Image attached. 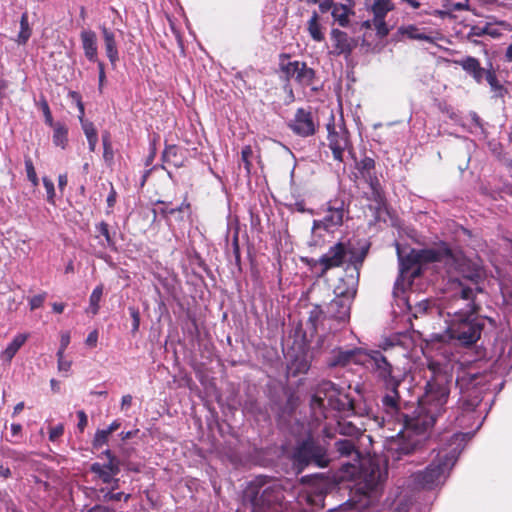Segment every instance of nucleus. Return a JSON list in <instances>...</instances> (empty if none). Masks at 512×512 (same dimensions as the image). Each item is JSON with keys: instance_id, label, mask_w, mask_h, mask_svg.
<instances>
[{"instance_id": "nucleus-3", "label": "nucleus", "mask_w": 512, "mask_h": 512, "mask_svg": "<svg viewBox=\"0 0 512 512\" xmlns=\"http://www.w3.org/2000/svg\"><path fill=\"white\" fill-rule=\"evenodd\" d=\"M283 498L280 484L266 476L251 481L244 493V499L250 504V512H279Z\"/></svg>"}, {"instance_id": "nucleus-64", "label": "nucleus", "mask_w": 512, "mask_h": 512, "mask_svg": "<svg viewBox=\"0 0 512 512\" xmlns=\"http://www.w3.org/2000/svg\"><path fill=\"white\" fill-rule=\"evenodd\" d=\"M122 466H124L127 470L133 471V472H139L140 466L138 464H135L129 460L122 459Z\"/></svg>"}, {"instance_id": "nucleus-40", "label": "nucleus", "mask_w": 512, "mask_h": 512, "mask_svg": "<svg viewBox=\"0 0 512 512\" xmlns=\"http://www.w3.org/2000/svg\"><path fill=\"white\" fill-rule=\"evenodd\" d=\"M289 58H290L289 54H281L280 55V60H281L280 61V69L285 74L287 80H290V79L295 80L296 61L284 63V60L289 59Z\"/></svg>"}, {"instance_id": "nucleus-56", "label": "nucleus", "mask_w": 512, "mask_h": 512, "mask_svg": "<svg viewBox=\"0 0 512 512\" xmlns=\"http://www.w3.org/2000/svg\"><path fill=\"white\" fill-rule=\"evenodd\" d=\"M45 298H46V293H43V294H38V295H35L33 296L30 301H29V304H30V309L31 310H35L39 307L42 306V304L44 303L45 301Z\"/></svg>"}, {"instance_id": "nucleus-53", "label": "nucleus", "mask_w": 512, "mask_h": 512, "mask_svg": "<svg viewBox=\"0 0 512 512\" xmlns=\"http://www.w3.org/2000/svg\"><path fill=\"white\" fill-rule=\"evenodd\" d=\"M103 498L104 501H120L124 498V501L127 502L130 498V494H124L123 492L113 493L111 490L105 493Z\"/></svg>"}, {"instance_id": "nucleus-58", "label": "nucleus", "mask_w": 512, "mask_h": 512, "mask_svg": "<svg viewBox=\"0 0 512 512\" xmlns=\"http://www.w3.org/2000/svg\"><path fill=\"white\" fill-rule=\"evenodd\" d=\"M332 338H334V335L332 334H327L320 337L317 341V347L319 349H329L332 346V344L330 343V340Z\"/></svg>"}, {"instance_id": "nucleus-34", "label": "nucleus", "mask_w": 512, "mask_h": 512, "mask_svg": "<svg viewBox=\"0 0 512 512\" xmlns=\"http://www.w3.org/2000/svg\"><path fill=\"white\" fill-rule=\"evenodd\" d=\"M394 8L390 0H375L372 5L373 19H385L389 11Z\"/></svg>"}, {"instance_id": "nucleus-19", "label": "nucleus", "mask_w": 512, "mask_h": 512, "mask_svg": "<svg viewBox=\"0 0 512 512\" xmlns=\"http://www.w3.org/2000/svg\"><path fill=\"white\" fill-rule=\"evenodd\" d=\"M99 29L102 34L106 55L111 65L115 66L117 61L119 60V52L115 32L107 28L105 25H101Z\"/></svg>"}, {"instance_id": "nucleus-60", "label": "nucleus", "mask_w": 512, "mask_h": 512, "mask_svg": "<svg viewBox=\"0 0 512 512\" xmlns=\"http://www.w3.org/2000/svg\"><path fill=\"white\" fill-rule=\"evenodd\" d=\"M336 5L337 3L333 0H323L319 3V10L321 13L332 12Z\"/></svg>"}, {"instance_id": "nucleus-57", "label": "nucleus", "mask_w": 512, "mask_h": 512, "mask_svg": "<svg viewBox=\"0 0 512 512\" xmlns=\"http://www.w3.org/2000/svg\"><path fill=\"white\" fill-rule=\"evenodd\" d=\"M64 433V426L62 424H58L55 427H52L49 431V440L54 442L59 437H61Z\"/></svg>"}, {"instance_id": "nucleus-59", "label": "nucleus", "mask_w": 512, "mask_h": 512, "mask_svg": "<svg viewBox=\"0 0 512 512\" xmlns=\"http://www.w3.org/2000/svg\"><path fill=\"white\" fill-rule=\"evenodd\" d=\"M77 417H78L77 427H78L80 432H83L85 427L88 424L87 415H86V413L83 410H80V411L77 412Z\"/></svg>"}, {"instance_id": "nucleus-37", "label": "nucleus", "mask_w": 512, "mask_h": 512, "mask_svg": "<svg viewBox=\"0 0 512 512\" xmlns=\"http://www.w3.org/2000/svg\"><path fill=\"white\" fill-rule=\"evenodd\" d=\"M31 28L28 21V13L24 12L20 19V32L18 34L17 42L19 44H26L31 36Z\"/></svg>"}, {"instance_id": "nucleus-15", "label": "nucleus", "mask_w": 512, "mask_h": 512, "mask_svg": "<svg viewBox=\"0 0 512 512\" xmlns=\"http://www.w3.org/2000/svg\"><path fill=\"white\" fill-rule=\"evenodd\" d=\"M339 391L340 389L332 381H321L318 384L316 391L311 398V408L315 412L317 409H319L323 416L327 418V415L324 412V410L326 409V402L330 398L334 397Z\"/></svg>"}, {"instance_id": "nucleus-63", "label": "nucleus", "mask_w": 512, "mask_h": 512, "mask_svg": "<svg viewBox=\"0 0 512 512\" xmlns=\"http://www.w3.org/2000/svg\"><path fill=\"white\" fill-rule=\"evenodd\" d=\"M110 187V193L106 199V202L109 208H113L116 203L117 193L112 184H110Z\"/></svg>"}, {"instance_id": "nucleus-41", "label": "nucleus", "mask_w": 512, "mask_h": 512, "mask_svg": "<svg viewBox=\"0 0 512 512\" xmlns=\"http://www.w3.org/2000/svg\"><path fill=\"white\" fill-rule=\"evenodd\" d=\"M339 433L344 436L359 437L362 432L351 422H339L338 423Z\"/></svg>"}, {"instance_id": "nucleus-54", "label": "nucleus", "mask_w": 512, "mask_h": 512, "mask_svg": "<svg viewBox=\"0 0 512 512\" xmlns=\"http://www.w3.org/2000/svg\"><path fill=\"white\" fill-rule=\"evenodd\" d=\"M6 457L16 462H24L28 458L26 453L16 450H8L6 453Z\"/></svg>"}, {"instance_id": "nucleus-21", "label": "nucleus", "mask_w": 512, "mask_h": 512, "mask_svg": "<svg viewBox=\"0 0 512 512\" xmlns=\"http://www.w3.org/2000/svg\"><path fill=\"white\" fill-rule=\"evenodd\" d=\"M457 63L462 67V69L468 73L472 78L478 83L481 84L488 70L481 67L480 62L477 58L472 56H467Z\"/></svg>"}, {"instance_id": "nucleus-36", "label": "nucleus", "mask_w": 512, "mask_h": 512, "mask_svg": "<svg viewBox=\"0 0 512 512\" xmlns=\"http://www.w3.org/2000/svg\"><path fill=\"white\" fill-rule=\"evenodd\" d=\"M54 132H53V142L56 146H60L62 148L65 147L67 143V134L68 130L65 127V125L61 123H56L53 126Z\"/></svg>"}, {"instance_id": "nucleus-26", "label": "nucleus", "mask_w": 512, "mask_h": 512, "mask_svg": "<svg viewBox=\"0 0 512 512\" xmlns=\"http://www.w3.org/2000/svg\"><path fill=\"white\" fill-rule=\"evenodd\" d=\"M334 447L341 457H354L359 458V452L356 449L355 443L352 439H338L334 443Z\"/></svg>"}, {"instance_id": "nucleus-1", "label": "nucleus", "mask_w": 512, "mask_h": 512, "mask_svg": "<svg viewBox=\"0 0 512 512\" xmlns=\"http://www.w3.org/2000/svg\"><path fill=\"white\" fill-rule=\"evenodd\" d=\"M380 349L365 350L362 365L367 367L384 389L381 396V416L378 424L395 435H386V460L399 461L424 447L437 418L445 411L457 370L455 386L459 389V406L473 411L491 389L492 372H480L474 366L462 368L451 359L431 360L428 370L431 376L425 385V393L416 407L402 400L399 387L403 377L397 374V362L406 356L405 348L393 339H385Z\"/></svg>"}, {"instance_id": "nucleus-47", "label": "nucleus", "mask_w": 512, "mask_h": 512, "mask_svg": "<svg viewBox=\"0 0 512 512\" xmlns=\"http://www.w3.org/2000/svg\"><path fill=\"white\" fill-rule=\"evenodd\" d=\"M252 155H253V151H252L251 146H245L241 151V160L244 163L245 169L248 174L251 171L252 164L250 162V158L252 157Z\"/></svg>"}, {"instance_id": "nucleus-12", "label": "nucleus", "mask_w": 512, "mask_h": 512, "mask_svg": "<svg viewBox=\"0 0 512 512\" xmlns=\"http://www.w3.org/2000/svg\"><path fill=\"white\" fill-rule=\"evenodd\" d=\"M288 127L298 136L309 137L316 133L318 124L310 110L298 108Z\"/></svg>"}, {"instance_id": "nucleus-46", "label": "nucleus", "mask_w": 512, "mask_h": 512, "mask_svg": "<svg viewBox=\"0 0 512 512\" xmlns=\"http://www.w3.org/2000/svg\"><path fill=\"white\" fill-rule=\"evenodd\" d=\"M373 26L380 38H384L389 34V28L384 19H373Z\"/></svg>"}, {"instance_id": "nucleus-44", "label": "nucleus", "mask_w": 512, "mask_h": 512, "mask_svg": "<svg viewBox=\"0 0 512 512\" xmlns=\"http://www.w3.org/2000/svg\"><path fill=\"white\" fill-rule=\"evenodd\" d=\"M25 170H26L27 178L29 179V181L34 186H37L39 183V179L37 177L33 162L31 160V158H29V157L25 158Z\"/></svg>"}, {"instance_id": "nucleus-10", "label": "nucleus", "mask_w": 512, "mask_h": 512, "mask_svg": "<svg viewBox=\"0 0 512 512\" xmlns=\"http://www.w3.org/2000/svg\"><path fill=\"white\" fill-rule=\"evenodd\" d=\"M345 215V203L342 199L330 200L327 203L325 216L322 220H314L312 230L323 229L333 232L342 225Z\"/></svg>"}, {"instance_id": "nucleus-6", "label": "nucleus", "mask_w": 512, "mask_h": 512, "mask_svg": "<svg viewBox=\"0 0 512 512\" xmlns=\"http://www.w3.org/2000/svg\"><path fill=\"white\" fill-rule=\"evenodd\" d=\"M292 459L295 467L300 472L308 466L328 467L331 461L327 445L310 436L297 443Z\"/></svg>"}, {"instance_id": "nucleus-29", "label": "nucleus", "mask_w": 512, "mask_h": 512, "mask_svg": "<svg viewBox=\"0 0 512 512\" xmlns=\"http://www.w3.org/2000/svg\"><path fill=\"white\" fill-rule=\"evenodd\" d=\"M369 182H366L370 189H371V195L369 197L370 200H372L375 205L376 209H380L381 206L384 204V196L382 193L381 185L377 177H370Z\"/></svg>"}, {"instance_id": "nucleus-55", "label": "nucleus", "mask_w": 512, "mask_h": 512, "mask_svg": "<svg viewBox=\"0 0 512 512\" xmlns=\"http://www.w3.org/2000/svg\"><path fill=\"white\" fill-rule=\"evenodd\" d=\"M41 109L45 117V123L49 126H53L55 123L53 121V117L46 100L41 101Z\"/></svg>"}, {"instance_id": "nucleus-23", "label": "nucleus", "mask_w": 512, "mask_h": 512, "mask_svg": "<svg viewBox=\"0 0 512 512\" xmlns=\"http://www.w3.org/2000/svg\"><path fill=\"white\" fill-rule=\"evenodd\" d=\"M326 316V312H324L320 306H314L309 312V317L306 322V332L310 331V335L313 336V334L318 331L319 326L323 325Z\"/></svg>"}, {"instance_id": "nucleus-7", "label": "nucleus", "mask_w": 512, "mask_h": 512, "mask_svg": "<svg viewBox=\"0 0 512 512\" xmlns=\"http://www.w3.org/2000/svg\"><path fill=\"white\" fill-rule=\"evenodd\" d=\"M477 293L471 286H466L463 281L457 280L445 304L447 314L454 316V320L477 316L479 309V306L475 303Z\"/></svg>"}, {"instance_id": "nucleus-28", "label": "nucleus", "mask_w": 512, "mask_h": 512, "mask_svg": "<svg viewBox=\"0 0 512 512\" xmlns=\"http://www.w3.org/2000/svg\"><path fill=\"white\" fill-rule=\"evenodd\" d=\"M28 338L27 334H18L13 340L9 343L6 349L2 352L1 357L4 361L10 362L18 350L22 347V345L26 342Z\"/></svg>"}, {"instance_id": "nucleus-31", "label": "nucleus", "mask_w": 512, "mask_h": 512, "mask_svg": "<svg viewBox=\"0 0 512 512\" xmlns=\"http://www.w3.org/2000/svg\"><path fill=\"white\" fill-rule=\"evenodd\" d=\"M490 85L491 91L497 98H503L507 94V89L498 81L494 70L489 69L484 77Z\"/></svg>"}, {"instance_id": "nucleus-22", "label": "nucleus", "mask_w": 512, "mask_h": 512, "mask_svg": "<svg viewBox=\"0 0 512 512\" xmlns=\"http://www.w3.org/2000/svg\"><path fill=\"white\" fill-rule=\"evenodd\" d=\"M316 77L315 71L305 62L296 61L295 81L302 87L311 86Z\"/></svg>"}, {"instance_id": "nucleus-17", "label": "nucleus", "mask_w": 512, "mask_h": 512, "mask_svg": "<svg viewBox=\"0 0 512 512\" xmlns=\"http://www.w3.org/2000/svg\"><path fill=\"white\" fill-rule=\"evenodd\" d=\"M330 36L333 42L331 53L336 56L344 55L348 57L358 44L355 38L350 37L346 32L339 29H332Z\"/></svg>"}, {"instance_id": "nucleus-13", "label": "nucleus", "mask_w": 512, "mask_h": 512, "mask_svg": "<svg viewBox=\"0 0 512 512\" xmlns=\"http://www.w3.org/2000/svg\"><path fill=\"white\" fill-rule=\"evenodd\" d=\"M387 473L373 460L361 464V478L367 492H374L385 481Z\"/></svg>"}, {"instance_id": "nucleus-5", "label": "nucleus", "mask_w": 512, "mask_h": 512, "mask_svg": "<svg viewBox=\"0 0 512 512\" xmlns=\"http://www.w3.org/2000/svg\"><path fill=\"white\" fill-rule=\"evenodd\" d=\"M460 452L459 444L449 452H439L425 470L414 474L415 484L423 489H433L443 484Z\"/></svg>"}, {"instance_id": "nucleus-9", "label": "nucleus", "mask_w": 512, "mask_h": 512, "mask_svg": "<svg viewBox=\"0 0 512 512\" xmlns=\"http://www.w3.org/2000/svg\"><path fill=\"white\" fill-rule=\"evenodd\" d=\"M484 325V318L478 315L453 320L450 327L451 338L457 340L460 345L471 346L480 339Z\"/></svg>"}, {"instance_id": "nucleus-38", "label": "nucleus", "mask_w": 512, "mask_h": 512, "mask_svg": "<svg viewBox=\"0 0 512 512\" xmlns=\"http://www.w3.org/2000/svg\"><path fill=\"white\" fill-rule=\"evenodd\" d=\"M96 231L105 239V243H102V246L110 249H115L116 243L112 235L110 234L109 225L106 222L102 221L99 224H97Z\"/></svg>"}, {"instance_id": "nucleus-35", "label": "nucleus", "mask_w": 512, "mask_h": 512, "mask_svg": "<svg viewBox=\"0 0 512 512\" xmlns=\"http://www.w3.org/2000/svg\"><path fill=\"white\" fill-rule=\"evenodd\" d=\"M308 32L313 40L321 42L324 40V35L321 31L319 24V16L316 11L312 13L310 20L308 21Z\"/></svg>"}, {"instance_id": "nucleus-24", "label": "nucleus", "mask_w": 512, "mask_h": 512, "mask_svg": "<svg viewBox=\"0 0 512 512\" xmlns=\"http://www.w3.org/2000/svg\"><path fill=\"white\" fill-rule=\"evenodd\" d=\"M288 372L292 376L304 374L310 369V361L304 354H297L291 359L288 366Z\"/></svg>"}, {"instance_id": "nucleus-18", "label": "nucleus", "mask_w": 512, "mask_h": 512, "mask_svg": "<svg viewBox=\"0 0 512 512\" xmlns=\"http://www.w3.org/2000/svg\"><path fill=\"white\" fill-rule=\"evenodd\" d=\"M351 303L352 301L349 298L335 296L327 305L326 314L329 318L344 322L350 317Z\"/></svg>"}, {"instance_id": "nucleus-48", "label": "nucleus", "mask_w": 512, "mask_h": 512, "mask_svg": "<svg viewBox=\"0 0 512 512\" xmlns=\"http://www.w3.org/2000/svg\"><path fill=\"white\" fill-rule=\"evenodd\" d=\"M43 185L47 193V201L51 204H54L55 188L53 181L47 177H43Z\"/></svg>"}, {"instance_id": "nucleus-50", "label": "nucleus", "mask_w": 512, "mask_h": 512, "mask_svg": "<svg viewBox=\"0 0 512 512\" xmlns=\"http://www.w3.org/2000/svg\"><path fill=\"white\" fill-rule=\"evenodd\" d=\"M130 316L132 318V330L131 332L135 334L139 330L140 326V313L139 310L135 307L128 308Z\"/></svg>"}, {"instance_id": "nucleus-43", "label": "nucleus", "mask_w": 512, "mask_h": 512, "mask_svg": "<svg viewBox=\"0 0 512 512\" xmlns=\"http://www.w3.org/2000/svg\"><path fill=\"white\" fill-rule=\"evenodd\" d=\"M102 142H103V158L106 162H112L114 158V152L112 148V144L110 141V136L108 133L104 134L102 136Z\"/></svg>"}, {"instance_id": "nucleus-16", "label": "nucleus", "mask_w": 512, "mask_h": 512, "mask_svg": "<svg viewBox=\"0 0 512 512\" xmlns=\"http://www.w3.org/2000/svg\"><path fill=\"white\" fill-rule=\"evenodd\" d=\"M360 270L361 269H352L349 270V272L345 271V276L339 278L338 283L334 287L336 297H345L349 298L350 301L353 300L357 292Z\"/></svg>"}, {"instance_id": "nucleus-25", "label": "nucleus", "mask_w": 512, "mask_h": 512, "mask_svg": "<svg viewBox=\"0 0 512 512\" xmlns=\"http://www.w3.org/2000/svg\"><path fill=\"white\" fill-rule=\"evenodd\" d=\"M329 407L339 412H346L353 409L352 400L340 391L326 402V408Z\"/></svg>"}, {"instance_id": "nucleus-45", "label": "nucleus", "mask_w": 512, "mask_h": 512, "mask_svg": "<svg viewBox=\"0 0 512 512\" xmlns=\"http://www.w3.org/2000/svg\"><path fill=\"white\" fill-rule=\"evenodd\" d=\"M109 436L110 434L107 432L106 429L97 430L92 443L93 447L100 448L103 445L107 444Z\"/></svg>"}, {"instance_id": "nucleus-39", "label": "nucleus", "mask_w": 512, "mask_h": 512, "mask_svg": "<svg viewBox=\"0 0 512 512\" xmlns=\"http://www.w3.org/2000/svg\"><path fill=\"white\" fill-rule=\"evenodd\" d=\"M90 470L92 473L97 475L99 479L102 480L103 483L109 484L113 480V475L111 472H109L105 466L102 464L95 462L91 465Z\"/></svg>"}, {"instance_id": "nucleus-42", "label": "nucleus", "mask_w": 512, "mask_h": 512, "mask_svg": "<svg viewBox=\"0 0 512 512\" xmlns=\"http://www.w3.org/2000/svg\"><path fill=\"white\" fill-rule=\"evenodd\" d=\"M178 147L176 145H167L162 153V160L166 163H172L174 166H180L176 160Z\"/></svg>"}, {"instance_id": "nucleus-32", "label": "nucleus", "mask_w": 512, "mask_h": 512, "mask_svg": "<svg viewBox=\"0 0 512 512\" xmlns=\"http://www.w3.org/2000/svg\"><path fill=\"white\" fill-rule=\"evenodd\" d=\"M104 287L102 284L96 286L92 291L89 298V306L86 309L87 313L92 314L93 316L97 315L100 309V301L103 296Z\"/></svg>"}, {"instance_id": "nucleus-20", "label": "nucleus", "mask_w": 512, "mask_h": 512, "mask_svg": "<svg viewBox=\"0 0 512 512\" xmlns=\"http://www.w3.org/2000/svg\"><path fill=\"white\" fill-rule=\"evenodd\" d=\"M80 39L82 42V48L85 57L90 62H96L98 60V46L96 33L89 29L83 30L80 33Z\"/></svg>"}, {"instance_id": "nucleus-11", "label": "nucleus", "mask_w": 512, "mask_h": 512, "mask_svg": "<svg viewBox=\"0 0 512 512\" xmlns=\"http://www.w3.org/2000/svg\"><path fill=\"white\" fill-rule=\"evenodd\" d=\"M327 130L328 146L332 151L333 158L339 162H343L344 152L351 147L349 132L343 127L336 130L333 122L327 124Z\"/></svg>"}, {"instance_id": "nucleus-51", "label": "nucleus", "mask_w": 512, "mask_h": 512, "mask_svg": "<svg viewBox=\"0 0 512 512\" xmlns=\"http://www.w3.org/2000/svg\"><path fill=\"white\" fill-rule=\"evenodd\" d=\"M105 468L112 473L113 476L117 475L120 472V466H122V459H112L109 460L106 464H102Z\"/></svg>"}, {"instance_id": "nucleus-14", "label": "nucleus", "mask_w": 512, "mask_h": 512, "mask_svg": "<svg viewBox=\"0 0 512 512\" xmlns=\"http://www.w3.org/2000/svg\"><path fill=\"white\" fill-rule=\"evenodd\" d=\"M365 350L362 348H353L343 350L342 348H334L332 355L327 361V365L333 367H345L350 363L362 365Z\"/></svg>"}, {"instance_id": "nucleus-8", "label": "nucleus", "mask_w": 512, "mask_h": 512, "mask_svg": "<svg viewBox=\"0 0 512 512\" xmlns=\"http://www.w3.org/2000/svg\"><path fill=\"white\" fill-rule=\"evenodd\" d=\"M443 249L447 250L448 254L442 257L441 263L447 266L448 271H458L464 280L470 282L468 286H471L474 291L482 292L480 283L485 277L482 266L478 262L467 259L461 253H454L445 243H443Z\"/></svg>"}, {"instance_id": "nucleus-30", "label": "nucleus", "mask_w": 512, "mask_h": 512, "mask_svg": "<svg viewBox=\"0 0 512 512\" xmlns=\"http://www.w3.org/2000/svg\"><path fill=\"white\" fill-rule=\"evenodd\" d=\"M353 14L351 8L344 4L337 3L332 11V17L341 27L349 25V15Z\"/></svg>"}, {"instance_id": "nucleus-2", "label": "nucleus", "mask_w": 512, "mask_h": 512, "mask_svg": "<svg viewBox=\"0 0 512 512\" xmlns=\"http://www.w3.org/2000/svg\"><path fill=\"white\" fill-rule=\"evenodd\" d=\"M370 244L362 243L356 247L351 241H339L330 246L328 251L315 261V266H320V276H324L327 271L333 268L341 267L346 264L345 271L352 269H361L364 260L369 252Z\"/></svg>"}, {"instance_id": "nucleus-61", "label": "nucleus", "mask_w": 512, "mask_h": 512, "mask_svg": "<svg viewBox=\"0 0 512 512\" xmlns=\"http://www.w3.org/2000/svg\"><path fill=\"white\" fill-rule=\"evenodd\" d=\"M97 342H98V331L93 330L88 334V336L85 340V343L87 346L95 347L97 345Z\"/></svg>"}, {"instance_id": "nucleus-4", "label": "nucleus", "mask_w": 512, "mask_h": 512, "mask_svg": "<svg viewBox=\"0 0 512 512\" xmlns=\"http://www.w3.org/2000/svg\"><path fill=\"white\" fill-rule=\"evenodd\" d=\"M397 255L399 260V278L395 283V289H398L400 281L405 278L415 279L421 275L422 265L442 262V257L447 255V250L443 249V243L435 248L411 249L407 255H403L400 246L397 244Z\"/></svg>"}, {"instance_id": "nucleus-33", "label": "nucleus", "mask_w": 512, "mask_h": 512, "mask_svg": "<svg viewBox=\"0 0 512 512\" xmlns=\"http://www.w3.org/2000/svg\"><path fill=\"white\" fill-rule=\"evenodd\" d=\"M357 168L362 176V178L365 180V182H369L370 177H377L374 173L375 169V161L374 159L370 157H364L358 164Z\"/></svg>"}, {"instance_id": "nucleus-27", "label": "nucleus", "mask_w": 512, "mask_h": 512, "mask_svg": "<svg viewBox=\"0 0 512 512\" xmlns=\"http://www.w3.org/2000/svg\"><path fill=\"white\" fill-rule=\"evenodd\" d=\"M398 33L413 40H422L429 43H434L435 38L425 34L420 28L415 25L400 26Z\"/></svg>"}, {"instance_id": "nucleus-52", "label": "nucleus", "mask_w": 512, "mask_h": 512, "mask_svg": "<svg viewBox=\"0 0 512 512\" xmlns=\"http://www.w3.org/2000/svg\"><path fill=\"white\" fill-rule=\"evenodd\" d=\"M499 365L504 369H512V346H510L507 354H503L499 358Z\"/></svg>"}, {"instance_id": "nucleus-49", "label": "nucleus", "mask_w": 512, "mask_h": 512, "mask_svg": "<svg viewBox=\"0 0 512 512\" xmlns=\"http://www.w3.org/2000/svg\"><path fill=\"white\" fill-rule=\"evenodd\" d=\"M80 121H81V124H82V129L84 131V134L86 136V138H91V137H95V136H98L97 135V131L93 125L92 122L88 121V120H83L82 117H80Z\"/></svg>"}, {"instance_id": "nucleus-62", "label": "nucleus", "mask_w": 512, "mask_h": 512, "mask_svg": "<svg viewBox=\"0 0 512 512\" xmlns=\"http://www.w3.org/2000/svg\"><path fill=\"white\" fill-rule=\"evenodd\" d=\"M185 207H187V208H188V207H189V204L185 205ZM183 208H184V204H182V205H181L180 207H178V208H168V207H166V206H165V207H162V208L160 209V212H161V214H163L164 216H168V215H173V214H175V213H177V212H178V213L182 212Z\"/></svg>"}]
</instances>
